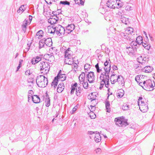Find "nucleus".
Instances as JSON below:
<instances>
[{
    "mask_svg": "<svg viewBox=\"0 0 155 155\" xmlns=\"http://www.w3.org/2000/svg\"><path fill=\"white\" fill-rule=\"evenodd\" d=\"M127 120L125 119L123 117V119H122V123H121L120 125V127H125L129 124V123L127 122Z\"/></svg>",
    "mask_w": 155,
    "mask_h": 155,
    "instance_id": "obj_12",
    "label": "nucleus"
},
{
    "mask_svg": "<svg viewBox=\"0 0 155 155\" xmlns=\"http://www.w3.org/2000/svg\"><path fill=\"white\" fill-rule=\"evenodd\" d=\"M142 70L145 72L150 73L153 70V68L151 66H147L143 68Z\"/></svg>",
    "mask_w": 155,
    "mask_h": 155,
    "instance_id": "obj_6",
    "label": "nucleus"
},
{
    "mask_svg": "<svg viewBox=\"0 0 155 155\" xmlns=\"http://www.w3.org/2000/svg\"><path fill=\"white\" fill-rule=\"evenodd\" d=\"M59 79L55 77L54 78V79L53 80V81L51 82V87H52L53 85H58Z\"/></svg>",
    "mask_w": 155,
    "mask_h": 155,
    "instance_id": "obj_21",
    "label": "nucleus"
},
{
    "mask_svg": "<svg viewBox=\"0 0 155 155\" xmlns=\"http://www.w3.org/2000/svg\"><path fill=\"white\" fill-rule=\"evenodd\" d=\"M45 102L46 103V106L47 107H48L50 105V100L45 101Z\"/></svg>",
    "mask_w": 155,
    "mask_h": 155,
    "instance_id": "obj_49",
    "label": "nucleus"
},
{
    "mask_svg": "<svg viewBox=\"0 0 155 155\" xmlns=\"http://www.w3.org/2000/svg\"><path fill=\"white\" fill-rule=\"evenodd\" d=\"M31 98L33 102L35 104H38L40 102V99L39 96L35 94L31 96Z\"/></svg>",
    "mask_w": 155,
    "mask_h": 155,
    "instance_id": "obj_3",
    "label": "nucleus"
},
{
    "mask_svg": "<svg viewBox=\"0 0 155 155\" xmlns=\"http://www.w3.org/2000/svg\"><path fill=\"white\" fill-rule=\"evenodd\" d=\"M120 91L117 93V97L118 98H121L124 95V90L120 89Z\"/></svg>",
    "mask_w": 155,
    "mask_h": 155,
    "instance_id": "obj_24",
    "label": "nucleus"
},
{
    "mask_svg": "<svg viewBox=\"0 0 155 155\" xmlns=\"http://www.w3.org/2000/svg\"><path fill=\"white\" fill-rule=\"evenodd\" d=\"M103 83H104V85L105 87L107 88H108L109 85V77L106 76L105 77V81H104Z\"/></svg>",
    "mask_w": 155,
    "mask_h": 155,
    "instance_id": "obj_19",
    "label": "nucleus"
},
{
    "mask_svg": "<svg viewBox=\"0 0 155 155\" xmlns=\"http://www.w3.org/2000/svg\"><path fill=\"white\" fill-rule=\"evenodd\" d=\"M143 46L146 49L149 50L151 47L150 45H145L143 44Z\"/></svg>",
    "mask_w": 155,
    "mask_h": 155,
    "instance_id": "obj_43",
    "label": "nucleus"
},
{
    "mask_svg": "<svg viewBox=\"0 0 155 155\" xmlns=\"http://www.w3.org/2000/svg\"><path fill=\"white\" fill-rule=\"evenodd\" d=\"M94 73L93 71H90L89 72V78H92L94 76Z\"/></svg>",
    "mask_w": 155,
    "mask_h": 155,
    "instance_id": "obj_46",
    "label": "nucleus"
},
{
    "mask_svg": "<svg viewBox=\"0 0 155 155\" xmlns=\"http://www.w3.org/2000/svg\"><path fill=\"white\" fill-rule=\"evenodd\" d=\"M31 43H32V42H30L29 41L28 42V43H27V45L28 47V48H27V49H28L27 51H29V49H30V47L31 45Z\"/></svg>",
    "mask_w": 155,
    "mask_h": 155,
    "instance_id": "obj_58",
    "label": "nucleus"
},
{
    "mask_svg": "<svg viewBox=\"0 0 155 155\" xmlns=\"http://www.w3.org/2000/svg\"><path fill=\"white\" fill-rule=\"evenodd\" d=\"M117 82L119 84L122 85V86H123L124 85V78L123 76L121 75H119L117 76Z\"/></svg>",
    "mask_w": 155,
    "mask_h": 155,
    "instance_id": "obj_8",
    "label": "nucleus"
},
{
    "mask_svg": "<svg viewBox=\"0 0 155 155\" xmlns=\"http://www.w3.org/2000/svg\"><path fill=\"white\" fill-rule=\"evenodd\" d=\"M109 61H110V60L109 58L108 61L106 60L105 61V62H104V68H107V67H106L108 66V65L109 64Z\"/></svg>",
    "mask_w": 155,
    "mask_h": 155,
    "instance_id": "obj_45",
    "label": "nucleus"
},
{
    "mask_svg": "<svg viewBox=\"0 0 155 155\" xmlns=\"http://www.w3.org/2000/svg\"><path fill=\"white\" fill-rule=\"evenodd\" d=\"M59 4L60 5L62 4L64 5H70V2H68L67 0H65L64 1H60L59 3Z\"/></svg>",
    "mask_w": 155,
    "mask_h": 155,
    "instance_id": "obj_32",
    "label": "nucleus"
},
{
    "mask_svg": "<svg viewBox=\"0 0 155 155\" xmlns=\"http://www.w3.org/2000/svg\"><path fill=\"white\" fill-rule=\"evenodd\" d=\"M138 78V80H139V81H140V77H139V75L137 76L135 78V81L137 82V83H139V81H137V78Z\"/></svg>",
    "mask_w": 155,
    "mask_h": 155,
    "instance_id": "obj_60",
    "label": "nucleus"
},
{
    "mask_svg": "<svg viewBox=\"0 0 155 155\" xmlns=\"http://www.w3.org/2000/svg\"><path fill=\"white\" fill-rule=\"evenodd\" d=\"M138 62L142 65H143L146 62V60H144V57L142 56H140L137 59Z\"/></svg>",
    "mask_w": 155,
    "mask_h": 155,
    "instance_id": "obj_13",
    "label": "nucleus"
},
{
    "mask_svg": "<svg viewBox=\"0 0 155 155\" xmlns=\"http://www.w3.org/2000/svg\"><path fill=\"white\" fill-rule=\"evenodd\" d=\"M36 82L37 85L40 87H45L48 83V79L43 75H40L37 77Z\"/></svg>",
    "mask_w": 155,
    "mask_h": 155,
    "instance_id": "obj_1",
    "label": "nucleus"
},
{
    "mask_svg": "<svg viewBox=\"0 0 155 155\" xmlns=\"http://www.w3.org/2000/svg\"><path fill=\"white\" fill-rule=\"evenodd\" d=\"M45 41H46V45L48 47H51L52 45V40L51 38H45Z\"/></svg>",
    "mask_w": 155,
    "mask_h": 155,
    "instance_id": "obj_14",
    "label": "nucleus"
},
{
    "mask_svg": "<svg viewBox=\"0 0 155 155\" xmlns=\"http://www.w3.org/2000/svg\"><path fill=\"white\" fill-rule=\"evenodd\" d=\"M85 72L87 73V71L90 70L91 67V65L88 63L86 64L84 66Z\"/></svg>",
    "mask_w": 155,
    "mask_h": 155,
    "instance_id": "obj_26",
    "label": "nucleus"
},
{
    "mask_svg": "<svg viewBox=\"0 0 155 155\" xmlns=\"http://www.w3.org/2000/svg\"><path fill=\"white\" fill-rule=\"evenodd\" d=\"M127 30L128 31H130V32H129L130 34H131V32H133V28L131 27H128Z\"/></svg>",
    "mask_w": 155,
    "mask_h": 155,
    "instance_id": "obj_53",
    "label": "nucleus"
},
{
    "mask_svg": "<svg viewBox=\"0 0 155 155\" xmlns=\"http://www.w3.org/2000/svg\"><path fill=\"white\" fill-rule=\"evenodd\" d=\"M39 61L37 60L35 58H33L31 60V63L32 64H36L38 63Z\"/></svg>",
    "mask_w": 155,
    "mask_h": 155,
    "instance_id": "obj_35",
    "label": "nucleus"
},
{
    "mask_svg": "<svg viewBox=\"0 0 155 155\" xmlns=\"http://www.w3.org/2000/svg\"><path fill=\"white\" fill-rule=\"evenodd\" d=\"M143 43V42H139V41H132L130 43V45L132 47L133 46L137 47L138 45V46L141 45Z\"/></svg>",
    "mask_w": 155,
    "mask_h": 155,
    "instance_id": "obj_10",
    "label": "nucleus"
},
{
    "mask_svg": "<svg viewBox=\"0 0 155 155\" xmlns=\"http://www.w3.org/2000/svg\"><path fill=\"white\" fill-rule=\"evenodd\" d=\"M88 115L92 119H95L96 117V114L93 111H90V113H88Z\"/></svg>",
    "mask_w": 155,
    "mask_h": 155,
    "instance_id": "obj_29",
    "label": "nucleus"
},
{
    "mask_svg": "<svg viewBox=\"0 0 155 155\" xmlns=\"http://www.w3.org/2000/svg\"><path fill=\"white\" fill-rule=\"evenodd\" d=\"M122 119H123V117H120L115 118L114 121L117 125L120 126V124L122 123Z\"/></svg>",
    "mask_w": 155,
    "mask_h": 155,
    "instance_id": "obj_17",
    "label": "nucleus"
},
{
    "mask_svg": "<svg viewBox=\"0 0 155 155\" xmlns=\"http://www.w3.org/2000/svg\"><path fill=\"white\" fill-rule=\"evenodd\" d=\"M131 8L132 7H131V6H130L129 5H127L125 9L126 10L129 11L132 9Z\"/></svg>",
    "mask_w": 155,
    "mask_h": 155,
    "instance_id": "obj_56",
    "label": "nucleus"
},
{
    "mask_svg": "<svg viewBox=\"0 0 155 155\" xmlns=\"http://www.w3.org/2000/svg\"><path fill=\"white\" fill-rule=\"evenodd\" d=\"M62 75V74H61V70H60L58 72L57 75V76L55 77L60 79V76Z\"/></svg>",
    "mask_w": 155,
    "mask_h": 155,
    "instance_id": "obj_41",
    "label": "nucleus"
},
{
    "mask_svg": "<svg viewBox=\"0 0 155 155\" xmlns=\"http://www.w3.org/2000/svg\"><path fill=\"white\" fill-rule=\"evenodd\" d=\"M81 80H82V81L84 83V84H85L86 83V82L85 81V77H81Z\"/></svg>",
    "mask_w": 155,
    "mask_h": 155,
    "instance_id": "obj_63",
    "label": "nucleus"
},
{
    "mask_svg": "<svg viewBox=\"0 0 155 155\" xmlns=\"http://www.w3.org/2000/svg\"><path fill=\"white\" fill-rule=\"evenodd\" d=\"M104 70L105 71H106V73L107 75H108V76H109V74L110 72V70L109 69V70H107V68H104Z\"/></svg>",
    "mask_w": 155,
    "mask_h": 155,
    "instance_id": "obj_51",
    "label": "nucleus"
},
{
    "mask_svg": "<svg viewBox=\"0 0 155 155\" xmlns=\"http://www.w3.org/2000/svg\"><path fill=\"white\" fill-rule=\"evenodd\" d=\"M50 19L55 21H56V18L55 17V16H53V15H50Z\"/></svg>",
    "mask_w": 155,
    "mask_h": 155,
    "instance_id": "obj_48",
    "label": "nucleus"
},
{
    "mask_svg": "<svg viewBox=\"0 0 155 155\" xmlns=\"http://www.w3.org/2000/svg\"><path fill=\"white\" fill-rule=\"evenodd\" d=\"M104 83H103V82H101V81L100 85V86L99 87V89L100 90H102L104 86Z\"/></svg>",
    "mask_w": 155,
    "mask_h": 155,
    "instance_id": "obj_52",
    "label": "nucleus"
},
{
    "mask_svg": "<svg viewBox=\"0 0 155 155\" xmlns=\"http://www.w3.org/2000/svg\"><path fill=\"white\" fill-rule=\"evenodd\" d=\"M98 102H95V104H93V105H91L90 106V107L91 108V109L90 110V111H94L95 110L96 107L95 106L97 104Z\"/></svg>",
    "mask_w": 155,
    "mask_h": 155,
    "instance_id": "obj_30",
    "label": "nucleus"
},
{
    "mask_svg": "<svg viewBox=\"0 0 155 155\" xmlns=\"http://www.w3.org/2000/svg\"><path fill=\"white\" fill-rule=\"evenodd\" d=\"M56 34L58 35L59 36H60L62 34L60 33V31H59V30H57L56 32Z\"/></svg>",
    "mask_w": 155,
    "mask_h": 155,
    "instance_id": "obj_64",
    "label": "nucleus"
},
{
    "mask_svg": "<svg viewBox=\"0 0 155 155\" xmlns=\"http://www.w3.org/2000/svg\"><path fill=\"white\" fill-rule=\"evenodd\" d=\"M81 92V87H78V88L76 87L75 91V94L77 96H80Z\"/></svg>",
    "mask_w": 155,
    "mask_h": 155,
    "instance_id": "obj_27",
    "label": "nucleus"
},
{
    "mask_svg": "<svg viewBox=\"0 0 155 155\" xmlns=\"http://www.w3.org/2000/svg\"><path fill=\"white\" fill-rule=\"evenodd\" d=\"M28 23V20L27 19H25L21 25L22 30L24 31V33H25L26 32Z\"/></svg>",
    "mask_w": 155,
    "mask_h": 155,
    "instance_id": "obj_9",
    "label": "nucleus"
},
{
    "mask_svg": "<svg viewBox=\"0 0 155 155\" xmlns=\"http://www.w3.org/2000/svg\"><path fill=\"white\" fill-rule=\"evenodd\" d=\"M75 26L74 24L68 25L66 27V30H71L73 31L75 29Z\"/></svg>",
    "mask_w": 155,
    "mask_h": 155,
    "instance_id": "obj_20",
    "label": "nucleus"
},
{
    "mask_svg": "<svg viewBox=\"0 0 155 155\" xmlns=\"http://www.w3.org/2000/svg\"><path fill=\"white\" fill-rule=\"evenodd\" d=\"M55 27L56 28L57 31L59 30L60 29V28H61V25H58L56 26H55Z\"/></svg>",
    "mask_w": 155,
    "mask_h": 155,
    "instance_id": "obj_61",
    "label": "nucleus"
},
{
    "mask_svg": "<svg viewBox=\"0 0 155 155\" xmlns=\"http://www.w3.org/2000/svg\"><path fill=\"white\" fill-rule=\"evenodd\" d=\"M136 40L137 41H139L140 42H143V37L141 36H138L137 37Z\"/></svg>",
    "mask_w": 155,
    "mask_h": 155,
    "instance_id": "obj_37",
    "label": "nucleus"
},
{
    "mask_svg": "<svg viewBox=\"0 0 155 155\" xmlns=\"http://www.w3.org/2000/svg\"><path fill=\"white\" fill-rule=\"evenodd\" d=\"M79 106V104H78L73 108L71 111V114H73L74 113L78 108V107Z\"/></svg>",
    "mask_w": 155,
    "mask_h": 155,
    "instance_id": "obj_36",
    "label": "nucleus"
},
{
    "mask_svg": "<svg viewBox=\"0 0 155 155\" xmlns=\"http://www.w3.org/2000/svg\"><path fill=\"white\" fill-rule=\"evenodd\" d=\"M97 132V131H88L87 134H95Z\"/></svg>",
    "mask_w": 155,
    "mask_h": 155,
    "instance_id": "obj_54",
    "label": "nucleus"
},
{
    "mask_svg": "<svg viewBox=\"0 0 155 155\" xmlns=\"http://www.w3.org/2000/svg\"><path fill=\"white\" fill-rule=\"evenodd\" d=\"M146 82L147 84L146 85V86H147L143 87V88L144 90L148 91H151L153 90L154 88H152L151 89H150L149 88V86L150 85V84L152 83L151 80L150 79H148L147 80Z\"/></svg>",
    "mask_w": 155,
    "mask_h": 155,
    "instance_id": "obj_4",
    "label": "nucleus"
},
{
    "mask_svg": "<svg viewBox=\"0 0 155 155\" xmlns=\"http://www.w3.org/2000/svg\"><path fill=\"white\" fill-rule=\"evenodd\" d=\"M60 31V33L63 35H64L65 33V29L64 28L61 26V27L60 28V29L59 30Z\"/></svg>",
    "mask_w": 155,
    "mask_h": 155,
    "instance_id": "obj_40",
    "label": "nucleus"
},
{
    "mask_svg": "<svg viewBox=\"0 0 155 155\" xmlns=\"http://www.w3.org/2000/svg\"><path fill=\"white\" fill-rule=\"evenodd\" d=\"M45 38H44L42 39L39 42V44H42L44 45H46V41H45Z\"/></svg>",
    "mask_w": 155,
    "mask_h": 155,
    "instance_id": "obj_44",
    "label": "nucleus"
},
{
    "mask_svg": "<svg viewBox=\"0 0 155 155\" xmlns=\"http://www.w3.org/2000/svg\"><path fill=\"white\" fill-rule=\"evenodd\" d=\"M100 80H101V82H103L104 81H105V78L104 76L101 75V74L100 76Z\"/></svg>",
    "mask_w": 155,
    "mask_h": 155,
    "instance_id": "obj_50",
    "label": "nucleus"
},
{
    "mask_svg": "<svg viewBox=\"0 0 155 155\" xmlns=\"http://www.w3.org/2000/svg\"><path fill=\"white\" fill-rule=\"evenodd\" d=\"M129 108V105H127V104H126V105H125V106L123 105L122 107V109L123 110H125L128 109Z\"/></svg>",
    "mask_w": 155,
    "mask_h": 155,
    "instance_id": "obj_42",
    "label": "nucleus"
},
{
    "mask_svg": "<svg viewBox=\"0 0 155 155\" xmlns=\"http://www.w3.org/2000/svg\"><path fill=\"white\" fill-rule=\"evenodd\" d=\"M105 108L106 109V112L110 113V105L109 101H105Z\"/></svg>",
    "mask_w": 155,
    "mask_h": 155,
    "instance_id": "obj_18",
    "label": "nucleus"
},
{
    "mask_svg": "<svg viewBox=\"0 0 155 155\" xmlns=\"http://www.w3.org/2000/svg\"><path fill=\"white\" fill-rule=\"evenodd\" d=\"M77 85L78 84L77 82H75L74 84H72L71 85L70 92V94L71 95L74 94L75 90H76V88L77 87Z\"/></svg>",
    "mask_w": 155,
    "mask_h": 155,
    "instance_id": "obj_15",
    "label": "nucleus"
},
{
    "mask_svg": "<svg viewBox=\"0 0 155 155\" xmlns=\"http://www.w3.org/2000/svg\"><path fill=\"white\" fill-rule=\"evenodd\" d=\"M26 6V5H21L18 10L17 12L18 13H19L20 11H22V13L25 10V7Z\"/></svg>",
    "mask_w": 155,
    "mask_h": 155,
    "instance_id": "obj_25",
    "label": "nucleus"
},
{
    "mask_svg": "<svg viewBox=\"0 0 155 155\" xmlns=\"http://www.w3.org/2000/svg\"><path fill=\"white\" fill-rule=\"evenodd\" d=\"M45 99V101L50 100L49 95L48 94V91H46V92Z\"/></svg>",
    "mask_w": 155,
    "mask_h": 155,
    "instance_id": "obj_47",
    "label": "nucleus"
},
{
    "mask_svg": "<svg viewBox=\"0 0 155 155\" xmlns=\"http://www.w3.org/2000/svg\"><path fill=\"white\" fill-rule=\"evenodd\" d=\"M98 133L96 134V135L95 136L94 139L96 143H98L101 141V137L99 132H97Z\"/></svg>",
    "mask_w": 155,
    "mask_h": 155,
    "instance_id": "obj_16",
    "label": "nucleus"
},
{
    "mask_svg": "<svg viewBox=\"0 0 155 155\" xmlns=\"http://www.w3.org/2000/svg\"><path fill=\"white\" fill-rule=\"evenodd\" d=\"M140 109L142 112H147L148 110V105L146 104H142L140 107Z\"/></svg>",
    "mask_w": 155,
    "mask_h": 155,
    "instance_id": "obj_11",
    "label": "nucleus"
},
{
    "mask_svg": "<svg viewBox=\"0 0 155 155\" xmlns=\"http://www.w3.org/2000/svg\"><path fill=\"white\" fill-rule=\"evenodd\" d=\"M89 100H91V102H92L93 101H94L95 102H98V99H97L96 98H91L89 99Z\"/></svg>",
    "mask_w": 155,
    "mask_h": 155,
    "instance_id": "obj_59",
    "label": "nucleus"
},
{
    "mask_svg": "<svg viewBox=\"0 0 155 155\" xmlns=\"http://www.w3.org/2000/svg\"><path fill=\"white\" fill-rule=\"evenodd\" d=\"M112 68L113 71H115L116 70H117L118 69V68L117 67L114 65H113Z\"/></svg>",
    "mask_w": 155,
    "mask_h": 155,
    "instance_id": "obj_62",
    "label": "nucleus"
},
{
    "mask_svg": "<svg viewBox=\"0 0 155 155\" xmlns=\"http://www.w3.org/2000/svg\"><path fill=\"white\" fill-rule=\"evenodd\" d=\"M64 84L63 83H60L57 87V91L59 93H61L64 90Z\"/></svg>",
    "mask_w": 155,
    "mask_h": 155,
    "instance_id": "obj_7",
    "label": "nucleus"
},
{
    "mask_svg": "<svg viewBox=\"0 0 155 155\" xmlns=\"http://www.w3.org/2000/svg\"><path fill=\"white\" fill-rule=\"evenodd\" d=\"M52 29L54 30L53 31V34H54L55 33V32L57 31V29L55 27V26L54 25L52 26Z\"/></svg>",
    "mask_w": 155,
    "mask_h": 155,
    "instance_id": "obj_55",
    "label": "nucleus"
},
{
    "mask_svg": "<svg viewBox=\"0 0 155 155\" xmlns=\"http://www.w3.org/2000/svg\"><path fill=\"white\" fill-rule=\"evenodd\" d=\"M79 80L80 83L81 84H83V87L85 89H88V83L87 82H86V83H87L86 85V86H85L84 84V83L82 81V80H81L80 79H79Z\"/></svg>",
    "mask_w": 155,
    "mask_h": 155,
    "instance_id": "obj_33",
    "label": "nucleus"
},
{
    "mask_svg": "<svg viewBox=\"0 0 155 155\" xmlns=\"http://www.w3.org/2000/svg\"><path fill=\"white\" fill-rule=\"evenodd\" d=\"M40 64L41 65V66L45 68H48V67L50 66L49 63H48L47 62L46 63L44 61L41 62Z\"/></svg>",
    "mask_w": 155,
    "mask_h": 155,
    "instance_id": "obj_31",
    "label": "nucleus"
},
{
    "mask_svg": "<svg viewBox=\"0 0 155 155\" xmlns=\"http://www.w3.org/2000/svg\"><path fill=\"white\" fill-rule=\"evenodd\" d=\"M52 28L50 26H48V32L51 34H53V32L52 31Z\"/></svg>",
    "mask_w": 155,
    "mask_h": 155,
    "instance_id": "obj_39",
    "label": "nucleus"
},
{
    "mask_svg": "<svg viewBox=\"0 0 155 155\" xmlns=\"http://www.w3.org/2000/svg\"><path fill=\"white\" fill-rule=\"evenodd\" d=\"M56 21H53V20H50L51 19L49 18L48 19V22L51 25H53L54 24H56L57 22L59 20L58 17V16H56Z\"/></svg>",
    "mask_w": 155,
    "mask_h": 155,
    "instance_id": "obj_28",
    "label": "nucleus"
},
{
    "mask_svg": "<svg viewBox=\"0 0 155 155\" xmlns=\"http://www.w3.org/2000/svg\"><path fill=\"white\" fill-rule=\"evenodd\" d=\"M70 51V48H68L64 52V58L69 59V57H71L70 54H68V52Z\"/></svg>",
    "mask_w": 155,
    "mask_h": 155,
    "instance_id": "obj_22",
    "label": "nucleus"
},
{
    "mask_svg": "<svg viewBox=\"0 0 155 155\" xmlns=\"http://www.w3.org/2000/svg\"><path fill=\"white\" fill-rule=\"evenodd\" d=\"M96 152L97 153H100L101 152V150L100 148H97L95 150Z\"/></svg>",
    "mask_w": 155,
    "mask_h": 155,
    "instance_id": "obj_57",
    "label": "nucleus"
},
{
    "mask_svg": "<svg viewBox=\"0 0 155 155\" xmlns=\"http://www.w3.org/2000/svg\"><path fill=\"white\" fill-rule=\"evenodd\" d=\"M129 34H127L126 33V34L124 33H122L121 35L123 36V38L125 39H126L127 40L131 41L132 40V39H131V37H130V36H128Z\"/></svg>",
    "mask_w": 155,
    "mask_h": 155,
    "instance_id": "obj_23",
    "label": "nucleus"
},
{
    "mask_svg": "<svg viewBox=\"0 0 155 155\" xmlns=\"http://www.w3.org/2000/svg\"><path fill=\"white\" fill-rule=\"evenodd\" d=\"M44 33V32L42 30H40L38 31L37 33H36V36H39L41 37H43V34Z\"/></svg>",
    "mask_w": 155,
    "mask_h": 155,
    "instance_id": "obj_34",
    "label": "nucleus"
},
{
    "mask_svg": "<svg viewBox=\"0 0 155 155\" xmlns=\"http://www.w3.org/2000/svg\"><path fill=\"white\" fill-rule=\"evenodd\" d=\"M117 0H116V1L117 2ZM115 2L114 0H108L106 3V5L108 8H118L116 7L115 5H116V3L114 4Z\"/></svg>",
    "mask_w": 155,
    "mask_h": 155,
    "instance_id": "obj_2",
    "label": "nucleus"
},
{
    "mask_svg": "<svg viewBox=\"0 0 155 155\" xmlns=\"http://www.w3.org/2000/svg\"><path fill=\"white\" fill-rule=\"evenodd\" d=\"M120 19L122 22L126 25L130 24L129 19L124 17L123 15H121Z\"/></svg>",
    "mask_w": 155,
    "mask_h": 155,
    "instance_id": "obj_5",
    "label": "nucleus"
},
{
    "mask_svg": "<svg viewBox=\"0 0 155 155\" xmlns=\"http://www.w3.org/2000/svg\"><path fill=\"white\" fill-rule=\"evenodd\" d=\"M70 59L68 60V62H69V65H71L72 64H74V61L73 59V58H71L70 57ZM75 64L77 65V63H75Z\"/></svg>",
    "mask_w": 155,
    "mask_h": 155,
    "instance_id": "obj_38",
    "label": "nucleus"
}]
</instances>
